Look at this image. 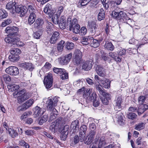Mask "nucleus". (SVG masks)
Returning a JSON list of instances; mask_svg holds the SVG:
<instances>
[{"instance_id":"1","label":"nucleus","mask_w":148,"mask_h":148,"mask_svg":"<svg viewBox=\"0 0 148 148\" xmlns=\"http://www.w3.org/2000/svg\"><path fill=\"white\" fill-rule=\"evenodd\" d=\"M92 92V89L89 88V89H87L86 91H84V94L83 95V97L88 102L93 100L94 106L97 107L99 104V98L97 97L95 92H93L91 93Z\"/></svg>"},{"instance_id":"2","label":"nucleus","mask_w":148,"mask_h":148,"mask_svg":"<svg viewBox=\"0 0 148 148\" xmlns=\"http://www.w3.org/2000/svg\"><path fill=\"white\" fill-rule=\"evenodd\" d=\"M51 5L49 3L47 4L44 9V12L49 15V17H52L53 22L55 24H58L59 22L58 18L60 16L57 14H53V12L51 10Z\"/></svg>"},{"instance_id":"3","label":"nucleus","mask_w":148,"mask_h":148,"mask_svg":"<svg viewBox=\"0 0 148 148\" xmlns=\"http://www.w3.org/2000/svg\"><path fill=\"white\" fill-rule=\"evenodd\" d=\"M13 95L15 97H17V100L19 103L24 102L29 98L28 93H26L24 89L21 90L17 93L16 92H14Z\"/></svg>"},{"instance_id":"4","label":"nucleus","mask_w":148,"mask_h":148,"mask_svg":"<svg viewBox=\"0 0 148 148\" xmlns=\"http://www.w3.org/2000/svg\"><path fill=\"white\" fill-rule=\"evenodd\" d=\"M5 31L6 33L9 34L6 38H13L16 37L15 36L18 31V28L15 26L8 27L6 28Z\"/></svg>"},{"instance_id":"5","label":"nucleus","mask_w":148,"mask_h":148,"mask_svg":"<svg viewBox=\"0 0 148 148\" xmlns=\"http://www.w3.org/2000/svg\"><path fill=\"white\" fill-rule=\"evenodd\" d=\"M58 101V97H55L53 98H49L46 101L47 104V109L48 111H51L55 109L54 106L56 105Z\"/></svg>"},{"instance_id":"6","label":"nucleus","mask_w":148,"mask_h":148,"mask_svg":"<svg viewBox=\"0 0 148 148\" xmlns=\"http://www.w3.org/2000/svg\"><path fill=\"white\" fill-rule=\"evenodd\" d=\"M53 71L55 73L58 74L62 80L68 78V74L66 71L64 69L54 68Z\"/></svg>"},{"instance_id":"7","label":"nucleus","mask_w":148,"mask_h":148,"mask_svg":"<svg viewBox=\"0 0 148 148\" xmlns=\"http://www.w3.org/2000/svg\"><path fill=\"white\" fill-rule=\"evenodd\" d=\"M4 40L7 43L11 44L13 45H16L19 47L23 46L24 45V44L23 42L18 41L19 38L18 37L13 38H5L4 39Z\"/></svg>"},{"instance_id":"8","label":"nucleus","mask_w":148,"mask_h":148,"mask_svg":"<svg viewBox=\"0 0 148 148\" xmlns=\"http://www.w3.org/2000/svg\"><path fill=\"white\" fill-rule=\"evenodd\" d=\"M87 129V127L84 125L80 127L79 136L80 138V141L82 142L87 139V137L86 136Z\"/></svg>"},{"instance_id":"9","label":"nucleus","mask_w":148,"mask_h":148,"mask_svg":"<svg viewBox=\"0 0 148 148\" xmlns=\"http://www.w3.org/2000/svg\"><path fill=\"white\" fill-rule=\"evenodd\" d=\"M44 83L46 88L47 89L51 87L53 84V78L51 75L48 74L45 77Z\"/></svg>"},{"instance_id":"10","label":"nucleus","mask_w":148,"mask_h":148,"mask_svg":"<svg viewBox=\"0 0 148 148\" xmlns=\"http://www.w3.org/2000/svg\"><path fill=\"white\" fill-rule=\"evenodd\" d=\"M27 8L25 6L19 5L15 8V11L17 13L20 14L21 17H24L27 13Z\"/></svg>"},{"instance_id":"11","label":"nucleus","mask_w":148,"mask_h":148,"mask_svg":"<svg viewBox=\"0 0 148 148\" xmlns=\"http://www.w3.org/2000/svg\"><path fill=\"white\" fill-rule=\"evenodd\" d=\"M6 72L12 75H17L19 74L18 69L16 66H9L5 69Z\"/></svg>"},{"instance_id":"12","label":"nucleus","mask_w":148,"mask_h":148,"mask_svg":"<svg viewBox=\"0 0 148 148\" xmlns=\"http://www.w3.org/2000/svg\"><path fill=\"white\" fill-rule=\"evenodd\" d=\"M72 56V53H71L59 58L60 63L62 65L66 64L70 61Z\"/></svg>"},{"instance_id":"13","label":"nucleus","mask_w":148,"mask_h":148,"mask_svg":"<svg viewBox=\"0 0 148 148\" xmlns=\"http://www.w3.org/2000/svg\"><path fill=\"white\" fill-rule=\"evenodd\" d=\"M115 117L119 124L121 125H124L125 120L123 114L120 111L117 112Z\"/></svg>"},{"instance_id":"14","label":"nucleus","mask_w":148,"mask_h":148,"mask_svg":"<svg viewBox=\"0 0 148 148\" xmlns=\"http://www.w3.org/2000/svg\"><path fill=\"white\" fill-rule=\"evenodd\" d=\"M44 110V109H42L38 106H36L33 110L34 117H36L41 116L45 111Z\"/></svg>"},{"instance_id":"15","label":"nucleus","mask_w":148,"mask_h":148,"mask_svg":"<svg viewBox=\"0 0 148 148\" xmlns=\"http://www.w3.org/2000/svg\"><path fill=\"white\" fill-rule=\"evenodd\" d=\"M74 55L75 57L74 61L77 64H79L82 55V53L80 50L77 49L75 50Z\"/></svg>"},{"instance_id":"16","label":"nucleus","mask_w":148,"mask_h":148,"mask_svg":"<svg viewBox=\"0 0 148 148\" xmlns=\"http://www.w3.org/2000/svg\"><path fill=\"white\" fill-rule=\"evenodd\" d=\"M93 63V60H88L83 64L82 69L85 71H88L91 69Z\"/></svg>"},{"instance_id":"17","label":"nucleus","mask_w":148,"mask_h":148,"mask_svg":"<svg viewBox=\"0 0 148 148\" xmlns=\"http://www.w3.org/2000/svg\"><path fill=\"white\" fill-rule=\"evenodd\" d=\"M123 102L121 96L117 97L115 100V109L116 110L119 111L121 109V104Z\"/></svg>"},{"instance_id":"18","label":"nucleus","mask_w":148,"mask_h":148,"mask_svg":"<svg viewBox=\"0 0 148 148\" xmlns=\"http://www.w3.org/2000/svg\"><path fill=\"white\" fill-rule=\"evenodd\" d=\"M79 127V122L77 120L73 121L71 125V129L73 132L75 133L78 131Z\"/></svg>"},{"instance_id":"19","label":"nucleus","mask_w":148,"mask_h":148,"mask_svg":"<svg viewBox=\"0 0 148 148\" xmlns=\"http://www.w3.org/2000/svg\"><path fill=\"white\" fill-rule=\"evenodd\" d=\"M119 14L118 19L121 20L122 22H126L128 20L130 19V18L127 16L126 14L122 11L119 12Z\"/></svg>"},{"instance_id":"20","label":"nucleus","mask_w":148,"mask_h":148,"mask_svg":"<svg viewBox=\"0 0 148 148\" xmlns=\"http://www.w3.org/2000/svg\"><path fill=\"white\" fill-rule=\"evenodd\" d=\"M96 71L98 74L101 77H104L105 75V70L100 65H98L96 68Z\"/></svg>"},{"instance_id":"21","label":"nucleus","mask_w":148,"mask_h":148,"mask_svg":"<svg viewBox=\"0 0 148 148\" xmlns=\"http://www.w3.org/2000/svg\"><path fill=\"white\" fill-rule=\"evenodd\" d=\"M19 66L25 69H28L32 71L34 69L32 64L31 63L23 62L19 64Z\"/></svg>"},{"instance_id":"22","label":"nucleus","mask_w":148,"mask_h":148,"mask_svg":"<svg viewBox=\"0 0 148 148\" xmlns=\"http://www.w3.org/2000/svg\"><path fill=\"white\" fill-rule=\"evenodd\" d=\"M100 99L102 103L105 105H107L108 103V100L111 99V95L110 94L106 93L104 95L101 96Z\"/></svg>"},{"instance_id":"23","label":"nucleus","mask_w":148,"mask_h":148,"mask_svg":"<svg viewBox=\"0 0 148 148\" xmlns=\"http://www.w3.org/2000/svg\"><path fill=\"white\" fill-rule=\"evenodd\" d=\"M60 38L59 33L57 32H55L53 34L50 40L51 43L54 44Z\"/></svg>"},{"instance_id":"24","label":"nucleus","mask_w":148,"mask_h":148,"mask_svg":"<svg viewBox=\"0 0 148 148\" xmlns=\"http://www.w3.org/2000/svg\"><path fill=\"white\" fill-rule=\"evenodd\" d=\"M43 24V20L41 18H38L36 20L34 24V27L37 29H40L42 27Z\"/></svg>"},{"instance_id":"25","label":"nucleus","mask_w":148,"mask_h":148,"mask_svg":"<svg viewBox=\"0 0 148 148\" xmlns=\"http://www.w3.org/2000/svg\"><path fill=\"white\" fill-rule=\"evenodd\" d=\"M100 82L104 88H108L110 87V82L108 79L103 78L102 79L100 80Z\"/></svg>"},{"instance_id":"26","label":"nucleus","mask_w":148,"mask_h":148,"mask_svg":"<svg viewBox=\"0 0 148 148\" xmlns=\"http://www.w3.org/2000/svg\"><path fill=\"white\" fill-rule=\"evenodd\" d=\"M51 111L52 112L50 114V116L48 120V121L49 122H51L52 120L56 119L58 113V112L56 109H54L53 110Z\"/></svg>"},{"instance_id":"27","label":"nucleus","mask_w":148,"mask_h":148,"mask_svg":"<svg viewBox=\"0 0 148 148\" xmlns=\"http://www.w3.org/2000/svg\"><path fill=\"white\" fill-rule=\"evenodd\" d=\"M90 45L91 47L94 48H96L98 47L99 45V42L96 39H93L92 37H90Z\"/></svg>"},{"instance_id":"28","label":"nucleus","mask_w":148,"mask_h":148,"mask_svg":"<svg viewBox=\"0 0 148 148\" xmlns=\"http://www.w3.org/2000/svg\"><path fill=\"white\" fill-rule=\"evenodd\" d=\"M148 109V106L146 104H142L138 108V113L142 114Z\"/></svg>"},{"instance_id":"29","label":"nucleus","mask_w":148,"mask_h":148,"mask_svg":"<svg viewBox=\"0 0 148 148\" xmlns=\"http://www.w3.org/2000/svg\"><path fill=\"white\" fill-rule=\"evenodd\" d=\"M69 22H70L69 29H71V27H74L77 25H78L77 24V19L76 18L73 19L71 21V18H69L68 19L67 23H68Z\"/></svg>"},{"instance_id":"30","label":"nucleus","mask_w":148,"mask_h":148,"mask_svg":"<svg viewBox=\"0 0 148 148\" xmlns=\"http://www.w3.org/2000/svg\"><path fill=\"white\" fill-rule=\"evenodd\" d=\"M97 91L99 92L100 95H102L106 94L107 93L102 89V86L101 85L96 84L95 86Z\"/></svg>"},{"instance_id":"31","label":"nucleus","mask_w":148,"mask_h":148,"mask_svg":"<svg viewBox=\"0 0 148 148\" xmlns=\"http://www.w3.org/2000/svg\"><path fill=\"white\" fill-rule=\"evenodd\" d=\"M104 47L108 50L112 51L114 49V47L111 42H106L104 45Z\"/></svg>"},{"instance_id":"32","label":"nucleus","mask_w":148,"mask_h":148,"mask_svg":"<svg viewBox=\"0 0 148 148\" xmlns=\"http://www.w3.org/2000/svg\"><path fill=\"white\" fill-rule=\"evenodd\" d=\"M15 2H13L12 1H10L6 5V8L8 10H14V9H15L16 7L15 5Z\"/></svg>"},{"instance_id":"33","label":"nucleus","mask_w":148,"mask_h":148,"mask_svg":"<svg viewBox=\"0 0 148 148\" xmlns=\"http://www.w3.org/2000/svg\"><path fill=\"white\" fill-rule=\"evenodd\" d=\"M19 86L18 85L15 84H13L9 86V90L10 91L13 92L15 91L16 92L18 90L19 88ZM16 93H17L16 92Z\"/></svg>"},{"instance_id":"34","label":"nucleus","mask_w":148,"mask_h":148,"mask_svg":"<svg viewBox=\"0 0 148 148\" xmlns=\"http://www.w3.org/2000/svg\"><path fill=\"white\" fill-rule=\"evenodd\" d=\"M35 14H30L28 19V22L29 25H31L34 23L35 20Z\"/></svg>"},{"instance_id":"35","label":"nucleus","mask_w":148,"mask_h":148,"mask_svg":"<svg viewBox=\"0 0 148 148\" xmlns=\"http://www.w3.org/2000/svg\"><path fill=\"white\" fill-rule=\"evenodd\" d=\"M8 132L9 134L12 138H14L18 135L17 132L16 130L11 128H8Z\"/></svg>"},{"instance_id":"36","label":"nucleus","mask_w":148,"mask_h":148,"mask_svg":"<svg viewBox=\"0 0 148 148\" xmlns=\"http://www.w3.org/2000/svg\"><path fill=\"white\" fill-rule=\"evenodd\" d=\"M105 12L103 9H101L100 10V12H99L98 15V19L101 21L103 19L105 18Z\"/></svg>"},{"instance_id":"37","label":"nucleus","mask_w":148,"mask_h":148,"mask_svg":"<svg viewBox=\"0 0 148 148\" xmlns=\"http://www.w3.org/2000/svg\"><path fill=\"white\" fill-rule=\"evenodd\" d=\"M21 53L20 50L17 48H12L10 50V53L11 55H18Z\"/></svg>"},{"instance_id":"38","label":"nucleus","mask_w":148,"mask_h":148,"mask_svg":"<svg viewBox=\"0 0 148 148\" xmlns=\"http://www.w3.org/2000/svg\"><path fill=\"white\" fill-rule=\"evenodd\" d=\"M18 55H10L8 57L9 60L11 62H14L17 61L19 59Z\"/></svg>"},{"instance_id":"39","label":"nucleus","mask_w":148,"mask_h":148,"mask_svg":"<svg viewBox=\"0 0 148 148\" xmlns=\"http://www.w3.org/2000/svg\"><path fill=\"white\" fill-rule=\"evenodd\" d=\"M8 16V13L4 10H0V20Z\"/></svg>"},{"instance_id":"40","label":"nucleus","mask_w":148,"mask_h":148,"mask_svg":"<svg viewBox=\"0 0 148 148\" xmlns=\"http://www.w3.org/2000/svg\"><path fill=\"white\" fill-rule=\"evenodd\" d=\"M80 26L79 25H77L75 26L74 27H71V28L69 29L70 30H72L73 32L77 34L80 33V30H79Z\"/></svg>"},{"instance_id":"41","label":"nucleus","mask_w":148,"mask_h":148,"mask_svg":"<svg viewBox=\"0 0 148 148\" xmlns=\"http://www.w3.org/2000/svg\"><path fill=\"white\" fill-rule=\"evenodd\" d=\"M58 23L59 26L61 29H64L65 28L66 25V22L65 20H62L61 19Z\"/></svg>"},{"instance_id":"42","label":"nucleus","mask_w":148,"mask_h":148,"mask_svg":"<svg viewBox=\"0 0 148 148\" xmlns=\"http://www.w3.org/2000/svg\"><path fill=\"white\" fill-rule=\"evenodd\" d=\"M105 137L104 136H101L100 139L98 146L99 148H101L105 145Z\"/></svg>"},{"instance_id":"43","label":"nucleus","mask_w":148,"mask_h":148,"mask_svg":"<svg viewBox=\"0 0 148 148\" xmlns=\"http://www.w3.org/2000/svg\"><path fill=\"white\" fill-rule=\"evenodd\" d=\"M1 79L2 80H3L6 83H7L11 81V78L8 75H4L1 77Z\"/></svg>"},{"instance_id":"44","label":"nucleus","mask_w":148,"mask_h":148,"mask_svg":"<svg viewBox=\"0 0 148 148\" xmlns=\"http://www.w3.org/2000/svg\"><path fill=\"white\" fill-rule=\"evenodd\" d=\"M54 122H56V126H59V125H62L64 123V121L63 118L62 117H59Z\"/></svg>"},{"instance_id":"45","label":"nucleus","mask_w":148,"mask_h":148,"mask_svg":"<svg viewBox=\"0 0 148 148\" xmlns=\"http://www.w3.org/2000/svg\"><path fill=\"white\" fill-rule=\"evenodd\" d=\"M145 123H139L138 124L136 125L135 129L138 130H140L144 129L145 127Z\"/></svg>"},{"instance_id":"46","label":"nucleus","mask_w":148,"mask_h":148,"mask_svg":"<svg viewBox=\"0 0 148 148\" xmlns=\"http://www.w3.org/2000/svg\"><path fill=\"white\" fill-rule=\"evenodd\" d=\"M90 37H88V38L83 37L82 41V43L84 45H87L90 42Z\"/></svg>"},{"instance_id":"47","label":"nucleus","mask_w":148,"mask_h":148,"mask_svg":"<svg viewBox=\"0 0 148 148\" xmlns=\"http://www.w3.org/2000/svg\"><path fill=\"white\" fill-rule=\"evenodd\" d=\"M42 34V32L41 31H38L34 32L33 34V36L34 38L38 39L40 38Z\"/></svg>"},{"instance_id":"48","label":"nucleus","mask_w":148,"mask_h":148,"mask_svg":"<svg viewBox=\"0 0 148 148\" xmlns=\"http://www.w3.org/2000/svg\"><path fill=\"white\" fill-rule=\"evenodd\" d=\"M137 116V115L134 113L130 112L127 114V118L132 120L136 119Z\"/></svg>"},{"instance_id":"49","label":"nucleus","mask_w":148,"mask_h":148,"mask_svg":"<svg viewBox=\"0 0 148 148\" xmlns=\"http://www.w3.org/2000/svg\"><path fill=\"white\" fill-rule=\"evenodd\" d=\"M58 127L57 126H56L55 122H53L51 123V125L50 126L49 129L52 132L55 133V130L56 127Z\"/></svg>"},{"instance_id":"50","label":"nucleus","mask_w":148,"mask_h":148,"mask_svg":"<svg viewBox=\"0 0 148 148\" xmlns=\"http://www.w3.org/2000/svg\"><path fill=\"white\" fill-rule=\"evenodd\" d=\"M27 10V12H29L30 14H35L36 10L31 5L28 6Z\"/></svg>"},{"instance_id":"51","label":"nucleus","mask_w":148,"mask_h":148,"mask_svg":"<svg viewBox=\"0 0 148 148\" xmlns=\"http://www.w3.org/2000/svg\"><path fill=\"white\" fill-rule=\"evenodd\" d=\"M34 103V101L33 99H31L27 101L26 102L24 103L27 108L30 107Z\"/></svg>"},{"instance_id":"52","label":"nucleus","mask_w":148,"mask_h":148,"mask_svg":"<svg viewBox=\"0 0 148 148\" xmlns=\"http://www.w3.org/2000/svg\"><path fill=\"white\" fill-rule=\"evenodd\" d=\"M69 126L67 125L64 126L63 129L62 130L61 132L62 133L68 135L69 133Z\"/></svg>"},{"instance_id":"53","label":"nucleus","mask_w":148,"mask_h":148,"mask_svg":"<svg viewBox=\"0 0 148 148\" xmlns=\"http://www.w3.org/2000/svg\"><path fill=\"white\" fill-rule=\"evenodd\" d=\"M119 12H117L115 10L112 11L110 14L111 16L114 18L118 19Z\"/></svg>"},{"instance_id":"54","label":"nucleus","mask_w":148,"mask_h":148,"mask_svg":"<svg viewBox=\"0 0 148 148\" xmlns=\"http://www.w3.org/2000/svg\"><path fill=\"white\" fill-rule=\"evenodd\" d=\"M12 22L11 20L10 19H8L5 21L3 22L1 24L2 26L4 27L6 25L10 24Z\"/></svg>"},{"instance_id":"55","label":"nucleus","mask_w":148,"mask_h":148,"mask_svg":"<svg viewBox=\"0 0 148 148\" xmlns=\"http://www.w3.org/2000/svg\"><path fill=\"white\" fill-rule=\"evenodd\" d=\"M46 31L49 35L53 33L52 27L50 26H48L46 27Z\"/></svg>"},{"instance_id":"56","label":"nucleus","mask_w":148,"mask_h":148,"mask_svg":"<svg viewBox=\"0 0 148 148\" xmlns=\"http://www.w3.org/2000/svg\"><path fill=\"white\" fill-rule=\"evenodd\" d=\"M88 26L89 27V29L96 27L95 22L94 21H89Z\"/></svg>"},{"instance_id":"57","label":"nucleus","mask_w":148,"mask_h":148,"mask_svg":"<svg viewBox=\"0 0 148 148\" xmlns=\"http://www.w3.org/2000/svg\"><path fill=\"white\" fill-rule=\"evenodd\" d=\"M25 105L23 104L22 106L18 107L17 108V110L18 111H23L27 109Z\"/></svg>"},{"instance_id":"58","label":"nucleus","mask_w":148,"mask_h":148,"mask_svg":"<svg viewBox=\"0 0 148 148\" xmlns=\"http://www.w3.org/2000/svg\"><path fill=\"white\" fill-rule=\"evenodd\" d=\"M145 100V97L144 96H141L138 99V101L140 104H142Z\"/></svg>"},{"instance_id":"59","label":"nucleus","mask_w":148,"mask_h":148,"mask_svg":"<svg viewBox=\"0 0 148 148\" xmlns=\"http://www.w3.org/2000/svg\"><path fill=\"white\" fill-rule=\"evenodd\" d=\"M96 134V131L95 130H91L89 134L87 136L92 138L93 139L94 136Z\"/></svg>"},{"instance_id":"60","label":"nucleus","mask_w":148,"mask_h":148,"mask_svg":"<svg viewBox=\"0 0 148 148\" xmlns=\"http://www.w3.org/2000/svg\"><path fill=\"white\" fill-rule=\"evenodd\" d=\"M97 29V28L96 27H93L91 28H89V29L91 34L92 35H94L96 32Z\"/></svg>"},{"instance_id":"61","label":"nucleus","mask_w":148,"mask_h":148,"mask_svg":"<svg viewBox=\"0 0 148 148\" xmlns=\"http://www.w3.org/2000/svg\"><path fill=\"white\" fill-rule=\"evenodd\" d=\"M66 48L68 49L71 50L74 47V44L72 42H68L67 43Z\"/></svg>"},{"instance_id":"62","label":"nucleus","mask_w":148,"mask_h":148,"mask_svg":"<svg viewBox=\"0 0 148 148\" xmlns=\"http://www.w3.org/2000/svg\"><path fill=\"white\" fill-rule=\"evenodd\" d=\"M81 35H85L87 33V30L86 28L84 27H82L80 30Z\"/></svg>"},{"instance_id":"63","label":"nucleus","mask_w":148,"mask_h":148,"mask_svg":"<svg viewBox=\"0 0 148 148\" xmlns=\"http://www.w3.org/2000/svg\"><path fill=\"white\" fill-rule=\"evenodd\" d=\"M34 131L32 130H27L25 131V134L28 136H32L34 134Z\"/></svg>"},{"instance_id":"64","label":"nucleus","mask_w":148,"mask_h":148,"mask_svg":"<svg viewBox=\"0 0 148 148\" xmlns=\"http://www.w3.org/2000/svg\"><path fill=\"white\" fill-rule=\"evenodd\" d=\"M98 3V1L97 0L92 1L91 2H89V4L91 7H95Z\"/></svg>"}]
</instances>
